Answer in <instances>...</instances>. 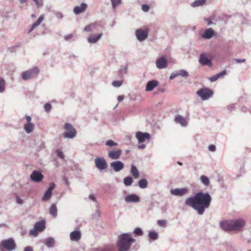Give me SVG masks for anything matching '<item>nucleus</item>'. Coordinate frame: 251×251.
<instances>
[{
  "label": "nucleus",
  "instance_id": "nucleus-39",
  "mask_svg": "<svg viewBox=\"0 0 251 251\" xmlns=\"http://www.w3.org/2000/svg\"><path fill=\"white\" fill-rule=\"evenodd\" d=\"M201 182L205 185H208L209 184V180L208 178L205 176H201Z\"/></svg>",
  "mask_w": 251,
  "mask_h": 251
},
{
  "label": "nucleus",
  "instance_id": "nucleus-61",
  "mask_svg": "<svg viewBox=\"0 0 251 251\" xmlns=\"http://www.w3.org/2000/svg\"><path fill=\"white\" fill-rule=\"evenodd\" d=\"M17 202L18 203H22L23 202L22 200L19 198H17Z\"/></svg>",
  "mask_w": 251,
  "mask_h": 251
},
{
  "label": "nucleus",
  "instance_id": "nucleus-17",
  "mask_svg": "<svg viewBox=\"0 0 251 251\" xmlns=\"http://www.w3.org/2000/svg\"><path fill=\"white\" fill-rule=\"evenodd\" d=\"M54 187L55 184L54 183H51L50 184V187L49 188L48 190L45 192V194L44 195L42 198V200L44 201H47L50 198L52 195V192L54 189Z\"/></svg>",
  "mask_w": 251,
  "mask_h": 251
},
{
  "label": "nucleus",
  "instance_id": "nucleus-51",
  "mask_svg": "<svg viewBox=\"0 0 251 251\" xmlns=\"http://www.w3.org/2000/svg\"><path fill=\"white\" fill-rule=\"evenodd\" d=\"M142 9L144 12H147L150 9V6L147 4H143L142 6Z\"/></svg>",
  "mask_w": 251,
  "mask_h": 251
},
{
  "label": "nucleus",
  "instance_id": "nucleus-22",
  "mask_svg": "<svg viewBox=\"0 0 251 251\" xmlns=\"http://www.w3.org/2000/svg\"><path fill=\"white\" fill-rule=\"evenodd\" d=\"M175 121L176 123L179 124L182 126H186L187 125V120L179 115L176 116L175 118Z\"/></svg>",
  "mask_w": 251,
  "mask_h": 251
},
{
  "label": "nucleus",
  "instance_id": "nucleus-40",
  "mask_svg": "<svg viewBox=\"0 0 251 251\" xmlns=\"http://www.w3.org/2000/svg\"><path fill=\"white\" fill-rule=\"evenodd\" d=\"M160 209V213L162 214H166L167 212V210L168 209L166 205H160V206L159 207Z\"/></svg>",
  "mask_w": 251,
  "mask_h": 251
},
{
  "label": "nucleus",
  "instance_id": "nucleus-45",
  "mask_svg": "<svg viewBox=\"0 0 251 251\" xmlns=\"http://www.w3.org/2000/svg\"><path fill=\"white\" fill-rule=\"evenodd\" d=\"M113 7L115 8L121 3L122 0H111Z\"/></svg>",
  "mask_w": 251,
  "mask_h": 251
},
{
  "label": "nucleus",
  "instance_id": "nucleus-3",
  "mask_svg": "<svg viewBox=\"0 0 251 251\" xmlns=\"http://www.w3.org/2000/svg\"><path fill=\"white\" fill-rule=\"evenodd\" d=\"M16 248V244L12 238L3 240L0 243V251H13Z\"/></svg>",
  "mask_w": 251,
  "mask_h": 251
},
{
  "label": "nucleus",
  "instance_id": "nucleus-44",
  "mask_svg": "<svg viewBox=\"0 0 251 251\" xmlns=\"http://www.w3.org/2000/svg\"><path fill=\"white\" fill-rule=\"evenodd\" d=\"M33 1L35 2L36 6L39 7L40 6H42L43 5V2L42 0H32ZM21 3H23L24 2V0H21Z\"/></svg>",
  "mask_w": 251,
  "mask_h": 251
},
{
  "label": "nucleus",
  "instance_id": "nucleus-36",
  "mask_svg": "<svg viewBox=\"0 0 251 251\" xmlns=\"http://www.w3.org/2000/svg\"><path fill=\"white\" fill-rule=\"evenodd\" d=\"M149 237L150 239L154 241L158 239V235L156 232L150 231L149 233Z\"/></svg>",
  "mask_w": 251,
  "mask_h": 251
},
{
  "label": "nucleus",
  "instance_id": "nucleus-23",
  "mask_svg": "<svg viewBox=\"0 0 251 251\" xmlns=\"http://www.w3.org/2000/svg\"><path fill=\"white\" fill-rule=\"evenodd\" d=\"M158 82L156 80H153L150 81L146 85V90L147 91H152L153 89L158 85Z\"/></svg>",
  "mask_w": 251,
  "mask_h": 251
},
{
  "label": "nucleus",
  "instance_id": "nucleus-6",
  "mask_svg": "<svg viewBox=\"0 0 251 251\" xmlns=\"http://www.w3.org/2000/svg\"><path fill=\"white\" fill-rule=\"evenodd\" d=\"M39 73V69L37 67H34L28 71L24 72L22 74V78L25 80H27L28 79L37 77Z\"/></svg>",
  "mask_w": 251,
  "mask_h": 251
},
{
  "label": "nucleus",
  "instance_id": "nucleus-13",
  "mask_svg": "<svg viewBox=\"0 0 251 251\" xmlns=\"http://www.w3.org/2000/svg\"><path fill=\"white\" fill-rule=\"evenodd\" d=\"M156 65L159 69L165 68L168 65V60L165 57H161L156 60Z\"/></svg>",
  "mask_w": 251,
  "mask_h": 251
},
{
  "label": "nucleus",
  "instance_id": "nucleus-34",
  "mask_svg": "<svg viewBox=\"0 0 251 251\" xmlns=\"http://www.w3.org/2000/svg\"><path fill=\"white\" fill-rule=\"evenodd\" d=\"M205 2L206 0H196L191 4V6L194 7L202 6Z\"/></svg>",
  "mask_w": 251,
  "mask_h": 251
},
{
  "label": "nucleus",
  "instance_id": "nucleus-29",
  "mask_svg": "<svg viewBox=\"0 0 251 251\" xmlns=\"http://www.w3.org/2000/svg\"><path fill=\"white\" fill-rule=\"evenodd\" d=\"M44 15L40 16L38 20L33 24L32 25L30 29L29 30V32H31L36 27L38 26L44 20Z\"/></svg>",
  "mask_w": 251,
  "mask_h": 251
},
{
  "label": "nucleus",
  "instance_id": "nucleus-25",
  "mask_svg": "<svg viewBox=\"0 0 251 251\" xmlns=\"http://www.w3.org/2000/svg\"><path fill=\"white\" fill-rule=\"evenodd\" d=\"M70 238L72 241H78L81 238V233L78 230H75L70 234Z\"/></svg>",
  "mask_w": 251,
  "mask_h": 251
},
{
  "label": "nucleus",
  "instance_id": "nucleus-37",
  "mask_svg": "<svg viewBox=\"0 0 251 251\" xmlns=\"http://www.w3.org/2000/svg\"><path fill=\"white\" fill-rule=\"evenodd\" d=\"M133 182L132 178L131 176H127L124 178V182L126 186H130Z\"/></svg>",
  "mask_w": 251,
  "mask_h": 251
},
{
  "label": "nucleus",
  "instance_id": "nucleus-11",
  "mask_svg": "<svg viewBox=\"0 0 251 251\" xmlns=\"http://www.w3.org/2000/svg\"><path fill=\"white\" fill-rule=\"evenodd\" d=\"M220 227L226 231H233L231 220L223 221L220 223Z\"/></svg>",
  "mask_w": 251,
  "mask_h": 251
},
{
  "label": "nucleus",
  "instance_id": "nucleus-19",
  "mask_svg": "<svg viewBox=\"0 0 251 251\" xmlns=\"http://www.w3.org/2000/svg\"><path fill=\"white\" fill-rule=\"evenodd\" d=\"M187 192L188 190L186 188H176L171 190V193L173 195L182 196L184 195Z\"/></svg>",
  "mask_w": 251,
  "mask_h": 251
},
{
  "label": "nucleus",
  "instance_id": "nucleus-16",
  "mask_svg": "<svg viewBox=\"0 0 251 251\" xmlns=\"http://www.w3.org/2000/svg\"><path fill=\"white\" fill-rule=\"evenodd\" d=\"M110 166L113 170L117 172L122 170L124 167V164L123 162L119 161H116L110 163Z\"/></svg>",
  "mask_w": 251,
  "mask_h": 251
},
{
  "label": "nucleus",
  "instance_id": "nucleus-4",
  "mask_svg": "<svg viewBox=\"0 0 251 251\" xmlns=\"http://www.w3.org/2000/svg\"><path fill=\"white\" fill-rule=\"evenodd\" d=\"M45 222L44 220L36 222L34 226V228L30 231V234L36 237L38 232L43 231L45 228Z\"/></svg>",
  "mask_w": 251,
  "mask_h": 251
},
{
  "label": "nucleus",
  "instance_id": "nucleus-14",
  "mask_svg": "<svg viewBox=\"0 0 251 251\" xmlns=\"http://www.w3.org/2000/svg\"><path fill=\"white\" fill-rule=\"evenodd\" d=\"M199 62L202 65H207L209 67L212 66L211 61L207 58L206 55L204 53L201 54Z\"/></svg>",
  "mask_w": 251,
  "mask_h": 251
},
{
  "label": "nucleus",
  "instance_id": "nucleus-26",
  "mask_svg": "<svg viewBox=\"0 0 251 251\" xmlns=\"http://www.w3.org/2000/svg\"><path fill=\"white\" fill-rule=\"evenodd\" d=\"M55 243V240L52 237H48L45 240V244L49 248H52Z\"/></svg>",
  "mask_w": 251,
  "mask_h": 251
},
{
  "label": "nucleus",
  "instance_id": "nucleus-50",
  "mask_svg": "<svg viewBox=\"0 0 251 251\" xmlns=\"http://www.w3.org/2000/svg\"><path fill=\"white\" fill-rule=\"evenodd\" d=\"M56 152H57V156L58 157H59L61 159H64V158L65 156H64L63 152L62 151L58 150H57Z\"/></svg>",
  "mask_w": 251,
  "mask_h": 251
},
{
  "label": "nucleus",
  "instance_id": "nucleus-27",
  "mask_svg": "<svg viewBox=\"0 0 251 251\" xmlns=\"http://www.w3.org/2000/svg\"><path fill=\"white\" fill-rule=\"evenodd\" d=\"M214 35V30L210 28L207 29L204 34L202 35V37L204 39H210Z\"/></svg>",
  "mask_w": 251,
  "mask_h": 251
},
{
  "label": "nucleus",
  "instance_id": "nucleus-8",
  "mask_svg": "<svg viewBox=\"0 0 251 251\" xmlns=\"http://www.w3.org/2000/svg\"><path fill=\"white\" fill-rule=\"evenodd\" d=\"M233 231H239L242 230L245 226L246 222L243 219H238L231 220Z\"/></svg>",
  "mask_w": 251,
  "mask_h": 251
},
{
  "label": "nucleus",
  "instance_id": "nucleus-24",
  "mask_svg": "<svg viewBox=\"0 0 251 251\" xmlns=\"http://www.w3.org/2000/svg\"><path fill=\"white\" fill-rule=\"evenodd\" d=\"M87 4L85 3H81L80 6H75L74 9V12L75 14H79L83 12L87 8Z\"/></svg>",
  "mask_w": 251,
  "mask_h": 251
},
{
  "label": "nucleus",
  "instance_id": "nucleus-55",
  "mask_svg": "<svg viewBox=\"0 0 251 251\" xmlns=\"http://www.w3.org/2000/svg\"><path fill=\"white\" fill-rule=\"evenodd\" d=\"M24 251H33V248L31 247L28 246L25 248Z\"/></svg>",
  "mask_w": 251,
  "mask_h": 251
},
{
  "label": "nucleus",
  "instance_id": "nucleus-18",
  "mask_svg": "<svg viewBox=\"0 0 251 251\" xmlns=\"http://www.w3.org/2000/svg\"><path fill=\"white\" fill-rule=\"evenodd\" d=\"M194 209L196 210L198 214L201 215L203 213L204 210L208 208L209 205H189Z\"/></svg>",
  "mask_w": 251,
  "mask_h": 251
},
{
  "label": "nucleus",
  "instance_id": "nucleus-43",
  "mask_svg": "<svg viewBox=\"0 0 251 251\" xmlns=\"http://www.w3.org/2000/svg\"><path fill=\"white\" fill-rule=\"evenodd\" d=\"M177 73H178V76L180 75L183 77H187L188 76V73L185 70H179L177 72Z\"/></svg>",
  "mask_w": 251,
  "mask_h": 251
},
{
  "label": "nucleus",
  "instance_id": "nucleus-57",
  "mask_svg": "<svg viewBox=\"0 0 251 251\" xmlns=\"http://www.w3.org/2000/svg\"><path fill=\"white\" fill-rule=\"evenodd\" d=\"M25 119H26L27 123H31V118L30 116H26Z\"/></svg>",
  "mask_w": 251,
  "mask_h": 251
},
{
  "label": "nucleus",
  "instance_id": "nucleus-63",
  "mask_svg": "<svg viewBox=\"0 0 251 251\" xmlns=\"http://www.w3.org/2000/svg\"><path fill=\"white\" fill-rule=\"evenodd\" d=\"M72 37V36L71 35H69L66 36L65 38H66V39H68L71 38Z\"/></svg>",
  "mask_w": 251,
  "mask_h": 251
},
{
  "label": "nucleus",
  "instance_id": "nucleus-7",
  "mask_svg": "<svg viewBox=\"0 0 251 251\" xmlns=\"http://www.w3.org/2000/svg\"><path fill=\"white\" fill-rule=\"evenodd\" d=\"M196 94L202 100H205L209 99L213 94V92L207 88L201 89L197 91Z\"/></svg>",
  "mask_w": 251,
  "mask_h": 251
},
{
  "label": "nucleus",
  "instance_id": "nucleus-21",
  "mask_svg": "<svg viewBox=\"0 0 251 251\" xmlns=\"http://www.w3.org/2000/svg\"><path fill=\"white\" fill-rule=\"evenodd\" d=\"M125 201L126 202H138L140 201V198L136 195L132 194L127 196Z\"/></svg>",
  "mask_w": 251,
  "mask_h": 251
},
{
  "label": "nucleus",
  "instance_id": "nucleus-42",
  "mask_svg": "<svg viewBox=\"0 0 251 251\" xmlns=\"http://www.w3.org/2000/svg\"><path fill=\"white\" fill-rule=\"evenodd\" d=\"M106 145L110 147L116 146L118 145V144L113 140H109L106 142Z\"/></svg>",
  "mask_w": 251,
  "mask_h": 251
},
{
  "label": "nucleus",
  "instance_id": "nucleus-31",
  "mask_svg": "<svg viewBox=\"0 0 251 251\" xmlns=\"http://www.w3.org/2000/svg\"><path fill=\"white\" fill-rule=\"evenodd\" d=\"M131 173L135 179L139 178V172L137 168L133 165H131Z\"/></svg>",
  "mask_w": 251,
  "mask_h": 251
},
{
  "label": "nucleus",
  "instance_id": "nucleus-2",
  "mask_svg": "<svg viewBox=\"0 0 251 251\" xmlns=\"http://www.w3.org/2000/svg\"><path fill=\"white\" fill-rule=\"evenodd\" d=\"M210 196L207 193H198L194 197L188 198L186 204H210Z\"/></svg>",
  "mask_w": 251,
  "mask_h": 251
},
{
  "label": "nucleus",
  "instance_id": "nucleus-59",
  "mask_svg": "<svg viewBox=\"0 0 251 251\" xmlns=\"http://www.w3.org/2000/svg\"><path fill=\"white\" fill-rule=\"evenodd\" d=\"M89 198L92 200L93 201H94V202L96 201V198L95 197V196L93 195H90L89 196Z\"/></svg>",
  "mask_w": 251,
  "mask_h": 251
},
{
  "label": "nucleus",
  "instance_id": "nucleus-33",
  "mask_svg": "<svg viewBox=\"0 0 251 251\" xmlns=\"http://www.w3.org/2000/svg\"><path fill=\"white\" fill-rule=\"evenodd\" d=\"M50 214L54 218L56 217L57 214V209L56 205H51L50 209Z\"/></svg>",
  "mask_w": 251,
  "mask_h": 251
},
{
  "label": "nucleus",
  "instance_id": "nucleus-52",
  "mask_svg": "<svg viewBox=\"0 0 251 251\" xmlns=\"http://www.w3.org/2000/svg\"><path fill=\"white\" fill-rule=\"evenodd\" d=\"M208 149L210 151H214L216 150V147L214 145H210L208 147Z\"/></svg>",
  "mask_w": 251,
  "mask_h": 251
},
{
  "label": "nucleus",
  "instance_id": "nucleus-54",
  "mask_svg": "<svg viewBox=\"0 0 251 251\" xmlns=\"http://www.w3.org/2000/svg\"><path fill=\"white\" fill-rule=\"evenodd\" d=\"M234 60H235V62L237 63H243V62H245V61H246V60L245 59H235Z\"/></svg>",
  "mask_w": 251,
  "mask_h": 251
},
{
  "label": "nucleus",
  "instance_id": "nucleus-41",
  "mask_svg": "<svg viewBox=\"0 0 251 251\" xmlns=\"http://www.w3.org/2000/svg\"><path fill=\"white\" fill-rule=\"evenodd\" d=\"M134 234L137 236H142L143 234L142 230L139 227H136L134 230Z\"/></svg>",
  "mask_w": 251,
  "mask_h": 251
},
{
  "label": "nucleus",
  "instance_id": "nucleus-10",
  "mask_svg": "<svg viewBox=\"0 0 251 251\" xmlns=\"http://www.w3.org/2000/svg\"><path fill=\"white\" fill-rule=\"evenodd\" d=\"M96 166L99 170H104L107 167V164L103 158L97 157L95 160Z\"/></svg>",
  "mask_w": 251,
  "mask_h": 251
},
{
  "label": "nucleus",
  "instance_id": "nucleus-35",
  "mask_svg": "<svg viewBox=\"0 0 251 251\" xmlns=\"http://www.w3.org/2000/svg\"><path fill=\"white\" fill-rule=\"evenodd\" d=\"M138 184L141 188H145L148 186V181L146 179H142L139 181Z\"/></svg>",
  "mask_w": 251,
  "mask_h": 251
},
{
  "label": "nucleus",
  "instance_id": "nucleus-30",
  "mask_svg": "<svg viewBox=\"0 0 251 251\" xmlns=\"http://www.w3.org/2000/svg\"><path fill=\"white\" fill-rule=\"evenodd\" d=\"M102 35V33H100L98 35H92L88 38V41L90 43H95L97 42Z\"/></svg>",
  "mask_w": 251,
  "mask_h": 251
},
{
  "label": "nucleus",
  "instance_id": "nucleus-64",
  "mask_svg": "<svg viewBox=\"0 0 251 251\" xmlns=\"http://www.w3.org/2000/svg\"><path fill=\"white\" fill-rule=\"evenodd\" d=\"M139 148H140V149H144L145 148V145H141V146H139Z\"/></svg>",
  "mask_w": 251,
  "mask_h": 251
},
{
  "label": "nucleus",
  "instance_id": "nucleus-47",
  "mask_svg": "<svg viewBox=\"0 0 251 251\" xmlns=\"http://www.w3.org/2000/svg\"><path fill=\"white\" fill-rule=\"evenodd\" d=\"M157 224L159 226H166L167 222L166 220H158Z\"/></svg>",
  "mask_w": 251,
  "mask_h": 251
},
{
  "label": "nucleus",
  "instance_id": "nucleus-20",
  "mask_svg": "<svg viewBox=\"0 0 251 251\" xmlns=\"http://www.w3.org/2000/svg\"><path fill=\"white\" fill-rule=\"evenodd\" d=\"M122 150L118 149L115 151H110L108 152V156L112 159H118L122 154Z\"/></svg>",
  "mask_w": 251,
  "mask_h": 251
},
{
  "label": "nucleus",
  "instance_id": "nucleus-5",
  "mask_svg": "<svg viewBox=\"0 0 251 251\" xmlns=\"http://www.w3.org/2000/svg\"><path fill=\"white\" fill-rule=\"evenodd\" d=\"M64 129L66 131L63 134L65 138H73L76 134V131L75 128L69 123H66L64 126Z\"/></svg>",
  "mask_w": 251,
  "mask_h": 251
},
{
  "label": "nucleus",
  "instance_id": "nucleus-9",
  "mask_svg": "<svg viewBox=\"0 0 251 251\" xmlns=\"http://www.w3.org/2000/svg\"><path fill=\"white\" fill-rule=\"evenodd\" d=\"M149 32V28L145 29H138L135 31L136 36L137 39L140 41H143L147 38Z\"/></svg>",
  "mask_w": 251,
  "mask_h": 251
},
{
  "label": "nucleus",
  "instance_id": "nucleus-38",
  "mask_svg": "<svg viewBox=\"0 0 251 251\" xmlns=\"http://www.w3.org/2000/svg\"><path fill=\"white\" fill-rule=\"evenodd\" d=\"M5 89V81L2 78H0V93H2Z\"/></svg>",
  "mask_w": 251,
  "mask_h": 251
},
{
  "label": "nucleus",
  "instance_id": "nucleus-1",
  "mask_svg": "<svg viewBox=\"0 0 251 251\" xmlns=\"http://www.w3.org/2000/svg\"><path fill=\"white\" fill-rule=\"evenodd\" d=\"M131 234L130 232L125 233L119 236L117 243L118 251H128L132 244L136 241L131 237Z\"/></svg>",
  "mask_w": 251,
  "mask_h": 251
},
{
  "label": "nucleus",
  "instance_id": "nucleus-12",
  "mask_svg": "<svg viewBox=\"0 0 251 251\" xmlns=\"http://www.w3.org/2000/svg\"><path fill=\"white\" fill-rule=\"evenodd\" d=\"M136 137L138 139L139 143H141L144 142L146 139L149 140L151 136L148 133L139 131L136 133Z\"/></svg>",
  "mask_w": 251,
  "mask_h": 251
},
{
  "label": "nucleus",
  "instance_id": "nucleus-56",
  "mask_svg": "<svg viewBox=\"0 0 251 251\" xmlns=\"http://www.w3.org/2000/svg\"><path fill=\"white\" fill-rule=\"evenodd\" d=\"M95 251H111L109 249H103L99 248V249H96Z\"/></svg>",
  "mask_w": 251,
  "mask_h": 251
},
{
  "label": "nucleus",
  "instance_id": "nucleus-15",
  "mask_svg": "<svg viewBox=\"0 0 251 251\" xmlns=\"http://www.w3.org/2000/svg\"><path fill=\"white\" fill-rule=\"evenodd\" d=\"M43 177V175L38 171H34L30 175L31 179L35 182L41 181Z\"/></svg>",
  "mask_w": 251,
  "mask_h": 251
},
{
  "label": "nucleus",
  "instance_id": "nucleus-32",
  "mask_svg": "<svg viewBox=\"0 0 251 251\" xmlns=\"http://www.w3.org/2000/svg\"><path fill=\"white\" fill-rule=\"evenodd\" d=\"M34 127V125L32 123H27L25 125L24 129L27 133H29L33 131Z\"/></svg>",
  "mask_w": 251,
  "mask_h": 251
},
{
  "label": "nucleus",
  "instance_id": "nucleus-46",
  "mask_svg": "<svg viewBox=\"0 0 251 251\" xmlns=\"http://www.w3.org/2000/svg\"><path fill=\"white\" fill-rule=\"evenodd\" d=\"M95 26V24H90L86 26L84 28V30L86 31H91L92 30V27Z\"/></svg>",
  "mask_w": 251,
  "mask_h": 251
},
{
  "label": "nucleus",
  "instance_id": "nucleus-28",
  "mask_svg": "<svg viewBox=\"0 0 251 251\" xmlns=\"http://www.w3.org/2000/svg\"><path fill=\"white\" fill-rule=\"evenodd\" d=\"M226 74V71L224 70L222 72L212 76L209 78V80L211 82H214L218 80L220 77Z\"/></svg>",
  "mask_w": 251,
  "mask_h": 251
},
{
  "label": "nucleus",
  "instance_id": "nucleus-53",
  "mask_svg": "<svg viewBox=\"0 0 251 251\" xmlns=\"http://www.w3.org/2000/svg\"><path fill=\"white\" fill-rule=\"evenodd\" d=\"M178 76V73L177 72V73H172L170 76V79H174V78L177 77Z\"/></svg>",
  "mask_w": 251,
  "mask_h": 251
},
{
  "label": "nucleus",
  "instance_id": "nucleus-60",
  "mask_svg": "<svg viewBox=\"0 0 251 251\" xmlns=\"http://www.w3.org/2000/svg\"><path fill=\"white\" fill-rule=\"evenodd\" d=\"M56 17L58 18H61L63 17L62 14L61 13H57L56 14Z\"/></svg>",
  "mask_w": 251,
  "mask_h": 251
},
{
  "label": "nucleus",
  "instance_id": "nucleus-62",
  "mask_svg": "<svg viewBox=\"0 0 251 251\" xmlns=\"http://www.w3.org/2000/svg\"><path fill=\"white\" fill-rule=\"evenodd\" d=\"M206 21L207 22L208 25H210L212 24V22L209 19H206Z\"/></svg>",
  "mask_w": 251,
  "mask_h": 251
},
{
  "label": "nucleus",
  "instance_id": "nucleus-58",
  "mask_svg": "<svg viewBox=\"0 0 251 251\" xmlns=\"http://www.w3.org/2000/svg\"><path fill=\"white\" fill-rule=\"evenodd\" d=\"M124 97L123 96H119L118 97V100L120 102L123 100Z\"/></svg>",
  "mask_w": 251,
  "mask_h": 251
},
{
  "label": "nucleus",
  "instance_id": "nucleus-49",
  "mask_svg": "<svg viewBox=\"0 0 251 251\" xmlns=\"http://www.w3.org/2000/svg\"><path fill=\"white\" fill-rule=\"evenodd\" d=\"M44 109L46 112H49L51 109V105L50 103H46L44 105Z\"/></svg>",
  "mask_w": 251,
  "mask_h": 251
},
{
  "label": "nucleus",
  "instance_id": "nucleus-48",
  "mask_svg": "<svg viewBox=\"0 0 251 251\" xmlns=\"http://www.w3.org/2000/svg\"><path fill=\"white\" fill-rule=\"evenodd\" d=\"M122 83H123L122 81L117 80V81H114L112 82V85L114 87H120V86L122 85Z\"/></svg>",
  "mask_w": 251,
  "mask_h": 251
}]
</instances>
